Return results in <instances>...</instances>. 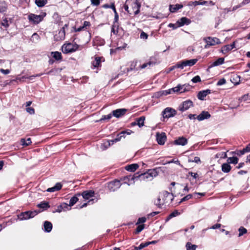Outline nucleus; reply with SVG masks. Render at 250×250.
<instances>
[{"label": "nucleus", "instance_id": "nucleus-1", "mask_svg": "<svg viewBox=\"0 0 250 250\" xmlns=\"http://www.w3.org/2000/svg\"><path fill=\"white\" fill-rule=\"evenodd\" d=\"M129 6V14L137 15L140 11V4L137 0H127Z\"/></svg>", "mask_w": 250, "mask_h": 250}, {"label": "nucleus", "instance_id": "nucleus-2", "mask_svg": "<svg viewBox=\"0 0 250 250\" xmlns=\"http://www.w3.org/2000/svg\"><path fill=\"white\" fill-rule=\"evenodd\" d=\"M79 47L80 46L75 43H68L62 45V50L63 53L67 54L76 51L79 49Z\"/></svg>", "mask_w": 250, "mask_h": 250}, {"label": "nucleus", "instance_id": "nucleus-3", "mask_svg": "<svg viewBox=\"0 0 250 250\" xmlns=\"http://www.w3.org/2000/svg\"><path fill=\"white\" fill-rule=\"evenodd\" d=\"M198 61L197 59L191 60H185L182 61L178 62L174 67H177L181 69H183L186 66H192L194 65Z\"/></svg>", "mask_w": 250, "mask_h": 250}, {"label": "nucleus", "instance_id": "nucleus-4", "mask_svg": "<svg viewBox=\"0 0 250 250\" xmlns=\"http://www.w3.org/2000/svg\"><path fill=\"white\" fill-rule=\"evenodd\" d=\"M38 214L36 211H27L21 213L19 215V218L20 220H27L30 218H33Z\"/></svg>", "mask_w": 250, "mask_h": 250}, {"label": "nucleus", "instance_id": "nucleus-5", "mask_svg": "<svg viewBox=\"0 0 250 250\" xmlns=\"http://www.w3.org/2000/svg\"><path fill=\"white\" fill-rule=\"evenodd\" d=\"M206 42V44L205 46L206 48H208L210 46H213L216 44H218L221 43L220 40L215 37H208L204 39Z\"/></svg>", "mask_w": 250, "mask_h": 250}, {"label": "nucleus", "instance_id": "nucleus-6", "mask_svg": "<svg viewBox=\"0 0 250 250\" xmlns=\"http://www.w3.org/2000/svg\"><path fill=\"white\" fill-rule=\"evenodd\" d=\"M176 114V110L171 107H167L162 112V115L164 118H169L173 117Z\"/></svg>", "mask_w": 250, "mask_h": 250}, {"label": "nucleus", "instance_id": "nucleus-7", "mask_svg": "<svg viewBox=\"0 0 250 250\" xmlns=\"http://www.w3.org/2000/svg\"><path fill=\"white\" fill-rule=\"evenodd\" d=\"M121 183L119 180H115L107 184L108 189L110 191H114L121 187Z\"/></svg>", "mask_w": 250, "mask_h": 250}, {"label": "nucleus", "instance_id": "nucleus-8", "mask_svg": "<svg viewBox=\"0 0 250 250\" xmlns=\"http://www.w3.org/2000/svg\"><path fill=\"white\" fill-rule=\"evenodd\" d=\"M125 131L121 132L118 135L117 138L112 140L107 141L104 144V145L106 146V147H108L111 145H113L114 143L120 141L122 137H125L124 135L125 134Z\"/></svg>", "mask_w": 250, "mask_h": 250}, {"label": "nucleus", "instance_id": "nucleus-9", "mask_svg": "<svg viewBox=\"0 0 250 250\" xmlns=\"http://www.w3.org/2000/svg\"><path fill=\"white\" fill-rule=\"evenodd\" d=\"M193 105V103L190 100H187L184 102L179 106V110L182 112L186 111Z\"/></svg>", "mask_w": 250, "mask_h": 250}, {"label": "nucleus", "instance_id": "nucleus-10", "mask_svg": "<svg viewBox=\"0 0 250 250\" xmlns=\"http://www.w3.org/2000/svg\"><path fill=\"white\" fill-rule=\"evenodd\" d=\"M28 19L30 21L32 22L33 23L38 24L42 21V17L41 15L31 14L28 16Z\"/></svg>", "mask_w": 250, "mask_h": 250}, {"label": "nucleus", "instance_id": "nucleus-11", "mask_svg": "<svg viewBox=\"0 0 250 250\" xmlns=\"http://www.w3.org/2000/svg\"><path fill=\"white\" fill-rule=\"evenodd\" d=\"M156 139L159 145H164L167 139V136L166 135V134L164 132H162L161 133H157Z\"/></svg>", "mask_w": 250, "mask_h": 250}, {"label": "nucleus", "instance_id": "nucleus-12", "mask_svg": "<svg viewBox=\"0 0 250 250\" xmlns=\"http://www.w3.org/2000/svg\"><path fill=\"white\" fill-rule=\"evenodd\" d=\"M161 195L163 196L164 198L163 199L165 203L171 202L173 200V194L167 191L163 192Z\"/></svg>", "mask_w": 250, "mask_h": 250}, {"label": "nucleus", "instance_id": "nucleus-13", "mask_svg": "<svg viewBox=\"0 0 250 250\" xmlns=\"http://www.w3.org/2000/svg\"><path fill=\"white\" fill-rule=\"evenodd\" d=\"M68 24H65L63 27L60 30L58 33V36L57 37V40H63L65 38V28H67Z\"/></svg>", "mask_w": 250, "mask_h": 250}, {"label": "nucleus", "instance_id": "nucleus-14", "mask_svg": "<svg viewBox=\"0 0 250 250\" xmlns=\"http://www.w3.org/2000/svg\"><path fill=\"white\" fill-rule=\"evenodd\" d=\"M188 143V140L184 137H180L174 140V144L176 145L185 146Z\"/></svg>", "mask_w": 250, "mask_h": 250}, {"label": "nucleus", "instance_id": "nucleus-15", "mask_svg": "<svg viewBox=\"0 0 250 250\" xmlns=\"http://www.w3.org/2000/svg\"><path fill=\"white\" fill-rule=\"evenodd\" d=\"M191 21L189 19L186 17H183L177 21V24H178V27H181L184 25H188L190 23Z\"/></svg>", "mask_w": 250, "mask_h": 250}, {"label": "nucleus", "instance_id": "nucleus-16", "mask_svg": "<svg viewBox=\"0 0 250 250\" xmlns=\"http://www.w3.org/2000/svg\"><path fill=\"white\" fill-rule=\"evenodd\" d=\"M210 117V115L207 111H202L201 113H200L198 116L196 117L197 119L199 121H203L205 119H207L209 118Z\"/></svg>", "mask_w": 250, "mask_h": 250}, {"label": "nucleus", "instance_id": "nucleus-17", "mask_svg": "<svg viewBox=\"0 0 250 250\" xmlns=\"http://www.w3.org/2000/svg\"><path fill=\"white\" fill-rule=\"evenodd\" d=\"M211 93L210 89H206L205 90L200 91L198 95V98L201 100H204L205 98L209 94Z\"/></svg>", "mask_w": 250, "mask_h": 250}, {"label": "nucleus", "instance_id": "nucleus-18", "mask_svg": "<svg viewBox=\"0 0 250 250\" xmlns=\"http://www.w3.org/2000/svg\"><path fill=\"white\" fill-rule=\"evenodd\" d=\"M94 192L92 190H86L84 191L82 193V195L83 198L85 200H88L90 198L94 197Z\"/></svg>", "mask_w": 250, "mask_h": 250}, {"label": "nucleus", "instance_id": "nucleus-19", "mask_svg": "<svg viewBox=\"0 0 250 250\" xmlns=\"http://www.w3.org/2000/svg\"><path fill=\"white\" fill-rule=\"evenodd\" d=\"M126 111L125 109H118L113 111V115L117 118H119L124 115Z\"/></svg>", "mask_w": 250, "mask_h": 250}, {"label": "nucleus", "instance_id": "nucleus-20", "mask_svg": "<svg viewBox=\"0 0 250 250\" xmlns=\"http://www.w3.org/2000/svg\"><path fill=\"white\" fill-rule=\"evenodd\" d=\"M139 167V165L137 164H132L125 166V169L127 171L130 172H134Z\"/></svg>", "mask_w": 250, "mask_h": 250}, {"label": "nucleus", "instance_id": "nucleus-21", "mask_svg": "<svg viewBox=\"0 0 250 250\" xmlns=\"http://www.w3.org/2000/svg\"><path fill=\"white\" fill-rule=\"evenodd\" d=\"M41 75H42V74H37L36 75H32V76H31L29 77L23 76L22 77H17L16 80H13L10 81V82L9 83H7L6 84H10L13 81H16L17 80H19V81H22V80L24 79H29L30 80H32L33 78L35 77H40Z\"/></svg>", "mask_w": 250, "mask_h": 250}, {"label": "nucleus", "instance_id": "nucleus-22", "mask_svg": "<svg viewBox=\"0 0 250 250\" xmlns=\"http://www.w3.org/2000/svg\"><path fill=\"white\" fill-rule=\"evenodd\" d=\"M62 185L60 183H57L54 187L48 188L46 191L47 192H53L56 191H58L61 189Z\"/></svg>", "mask_w": 250, "mask_h": 250}, {"label": "nucleus", "instance_id": "nucleus-23", "mask_svg": "<svg viewBox=\"0 0 250 250\" xmlns=\"http://www.w3.org/2000/svg\"><path fill=\"white\" fill-rule=\"evenodd\" d=\"M157 175L158 172L156 169L148 170V171L146 173V175H149L150 180H152L153 177H156Z\"/></svg>", "mask_w": 250, "mask_h": 250}, {"label": "nucleus", "instance_id": "nucleus-24", "mask_svg": "<svg viewBox=\"0 0 250 250\" xmlns=\"http://www.w3.org/2000/svg\"><path fill=\"white\" fill-rule=\"evenodd\" d=\"M157 175L158 172L156 169L148 170V171L146 173V175H149L150 180H152L153 177H156Z\"/></svg>", "mask_w": 250, "mask_h": 250}, {"label": "nucleus", "instance_id": "nucleus-25", "mask_svg": "<svg viewBox=\"0 0 250 250\" xmlns=\"http://www.w3.org/2000/svg\"><path fill=\"white\" fill-rule=\"evenodd\" d=\"M43 226L44 230L46 232H49L52 229V225L50 222L45 221Z\"/></svg>", "mask_w": 250, "mask_h": 250}, {"label": "nucleus", "instance_id": "nucleus-26", "mask_svg": "<svg viewBox=\"0 0 250 250\" xmlns=\"http://www.w3.org/2000/svg\"><path fill=\"white\" fill-rule=\"evenodd\" d=\"M183 7V5L181 4H176V5H170L169 6V10L171 12L174 13L177 10L181 9Z\"/></svg>", "mask_w": 250, "mask_h": 250}, {"label": "nucleus", "instance_id": "nucleus-27", "mask_svg": "<svg viewBox=\"0 0 250 250\" xmlns=\"http://www.w3.org/2000/svg\"><path fill=\"white\" fill-rule=\"evenodd\" d=\"M231 167L229 163H224L222 165V170L225 173L230 171Z\"/></svg>", "mask_w": 250, "mask_h": 250}, {"label": "nucleus", "instance_id": "nucleus-28", "mask_svg": "<svg viewBox=\"0 0 250 250\" xmlns=\"http://www.w3.org/2000/svg\"><path fill=\"white\" fill-rule=\"evenodd\" d=\"M47 2V0H35V4L39 7L44 6Z\"/></svg>", "mask_w": 250, "mask_h": 250}, {"label": "nucleus", "instance_id": "nucleus-29", "mask_svg": "<svg viewBox=\"0 0 250 250\" xmlns=\"http://www.w3.org/2000/svg\"><path fill=\"white\" fill-rule=\"evenodd\" d=\"M145 120V117L142 116L136 120L137 125L140 127H141L144 125V121Z\"/></svg>", "mask_w": 250, "mask_h": 250}, {"label": "nucleus", "instance_id": "nucleus-30", "mask_svg": "<svg viewBox=\"0 0 250 250\" xmlns=\"http://www.w3.org/2000/svg\"><path fill=\"white\" fill-rule=\"evenodd\" d=\"M224 62V59L223 58H219L216 61L214 62L211 64V66H215L223 64Z\"/></svg>", "mask_w": 250, "mask_h": 250}, {"label": "nucleus", "instance_id": "nucleus-31", "mask_svg": "<svg viewBox=\"0 0 250 250\" xmlns=\"http://www.w3.org/2000/svg\"><path fill=\"white\" fill-rule=\"evenodd\" d=\"M21 142L22 146H29L32 143L31 139L30 138H28L27 139L22 138L21 139Z\"/></svg>", "mask_w": 250, "mask_h": 250}, {"label": "nucleus", "instance_id": "nucleus-32", "mask_svg": "<svg viewBox=\"0 0 250 250\" xmlns=\"http://www.w3.org/2000/svg\"><path fill=\"white\" fill-rule=\"evenodd\" d=\"M51 54L52 57L56 60H60L62 59V54L60 52L58 51L52 52Z\"/></svg>", "mask_w": 250, "mask_h": 250}, {"label": "nucleus", "instance_id": "nucleus-33", "mask_svg": "<svg viewBox=\"0 0 250 250\" xmlns=\"http://www.w3.org/2000/svg\"><path fill=\"white\" fill-rule=\"evenodd\" d=\"M231 50V49H230L229 46V44H228V45L223 46L222 47L221 50L220 51L223 54H226L228 52H229Z\"/></svg>", "mask_w": 250, "mask_h": 250}, {"label": "nucleus", "instance_id": "nucleus-34", "mask_svg": "<svg viewBox=\"0 0 250 250\" xmlns=\"http://www.w3.org/2000/svg\"><path fill=\"white\" fill-rule=\"evenodd\" d=\"M7 8V5L4 1H0V13L4 12Z\"/></svg>", "mask_w": 250, "mask_h": 250}, {"label": "nucleus", "instance_id": "nucleus-35", "mask_svg": "<svg viewBox=\"0 0 250 250\" xmlns=\"http://www.w3.org/2000/svg\"><path fill=\"white\" fill-rule=\"evenodd\" d=\"M101 58L100 57H96L95 60L92 62V65L94 67H98L100 65V64L101 62Z\"/></svg>", "mask_w": 250, "mask_h": 250}, {"label": "nucleus", "instance_id": "nucleus-36", "mask_svg": "<svg viewBox=\"0 0 250 250\" xmlns=\"http://www.w3.org/2000/svg\"><path fill=\"white\" fill-rule=\"evenodd\" d=\"M78 201V198L77 197V196H74L73 197H72L70 201H69V206L72 207L75 204H76L77 201Z\"/></svg>", "mask_w": 250, "mask_h": 250}, {"label": "nucleus", "instance_id": "nucleus-37", "mask_svg": "<svg viewBox=\"0 0 250 250\" xmlns=\"http://www.w3.org/2000/svg\"><path fill=\"white\" fill-rule=\"evenodd\" d=\"M238 159L236 157H229L228 159V163L236 164L238 163Z\"/></svg>", "mask_w": 250, "mask_h": 250}, {"label": "nucleus", "instance_id": "nucleus-38", "mask_svg": "<svg viewBox=\"0 0 250 250\" xmlns=\"http://www.w3.org/2000/svg\"><path fill=\"white\" fill-rule=\"evenodd\" d=\"M186 248L187 250H196L197 246L192 245L191 243L188 242L186 244Z\"/></svg>", "mask_w": 250, "mask_h": 250}, {"label": "nucleus", "instance_id": "nucleus-39", "mask_svg": "<svg viewBox=\"0 0 250 250\" xmlns=\"http://www.w3.org/2000/svg\"><path fill=\"white\" fill-rule=\"evenodd\" d=\"M38 207L42 208H49V205L47 202H42L38 205Z\"/></svg>", "mask_w": 250, "mask_h": 250}, {"label": "nucleus", "instance_id": "nucleus-40", "mask_svg": "<svg viewBox=\"0 0 250 250\" xmlns=\"http://www.w3.org/2000/svg\"><path fill=\"white\" fill-rule=\"evenodd\" d=\"M138 176H136V177H135L134 176H126V177H124V180H125V183H126L127 181H133L134 180V179L136 178H138Z\"/></svg>", "mask_w": 250, "mask_h": 250}, {"label": "nucleus", "instance_id": "nucleus-41", "mask_svg": "<svg viewBox=\"0 0 250 250\" xmlns=\"http://www.w3.org/2000/svg\"><path fill=\"white\" fill-rule=\"evenodd\" d=\"M148 246V243H146V242L144 243H141L138 247H136L135 248V250H141Z\"/></svg>", "mask_w": 250, "mask_h": 250}, {"label": "nucleus", "instance_id": "nucleus-42", "mask_svg": "<svg viewBox=\"0 0 250 250\" xmlns=\"http://www.w3.org/2000/svg\"><path fill=\"white\" fill-rule=\"evenodd\" d=\"M227 157V154L226 152H221L220 153H218L216 154L215 158H226Z\"/></svg>", "mask_w": 250, "mask_h": 250}, {"label": "nucleus", "instance_id": "nucleus-43", "mask_svg": "<svg viewBox=\"0 0 250 250\" xmlns=\"http://www.w3.org/2000/svg\"><path fill=\"white\" fill-rule=\"evenodd\" d=\"M192 197H194L193 194H188L187 196L183 197V198H182L181 201H180L179 203L180 204L183 202L188 200L191 199Z\"/></svg>", "mask_w": 250, "mask_h": 250}, {"label": "nucleus", "instance_id": "nucleus-44", "mask_svg": "<svg viewBox=\"0 0 250 250\" xmlns=\"http://www.w3.org/2000/svg\"><path fill=\"white\" fill-rule=\"evenodd\" d=\"M238 230H239V236H241L243 234L246 233L247 232V229L245 228H244V227H241Z\"/></svg>", "mask_w": 250, "mask_h": 250}, {"label": "nucleus", "instance_id": "nucleus-45", "mask_svg": "<svg viewBox=\"0 0 250 250\" xmlns=\"http://www.w3.org/2000/svg\"><path fill=\"white\" fill-rule=\"evenodd\" d=\"M179 214L180 212H179L178 210H175L169 214L168 219L171 218L172 217H176L179 215Z\"/></svg>", "mask_w": 250, "mask_h": 250}, {"label": "nucleus", "instance_id": "nucleus-46", "mask_svg": "<svg viewBox=\"0 0 250 250\" xmlns=\"http://www.w3.org/2000/svg\"><path fill=\"white\" fill-rule=\"evenodd\" d=\"M153 63L152 62H149L146 63H145L143 64L140 66L139 68L140 69H144L146 67H149Z\"/></svg>", "mask_w": 250, "mask_h": 250}, {"label": "nucleus", "instance_id": "nucleus-47", "mask_svg": "<svg viewBox=\"0 0 250 250\" xmlns=\"http://www.w3.org/2000/svg\"><path fill=\"white\" fill-rule=\"evenodd\" d=\"M190 3H191L194 6H196L197 5H204L206 3V1H202V0H199V1H193V2H190Z\"/></svg>", "mask_w": 250, "mask_h": 250}, {"label": "nucleus", "instance_id": "nucleus-48", "mask_svg": "<svg viewBox=\"0 0 250 250\" xmlns=\"http://www.w3.org/2000/svg\"><path fill=\"white\" fill-rule=\"evenodd\" d=\"M181 89H182V88L181 87V85H178L177 86L171 88V90L172 91V92H180Z\"/></svg>", "mask_w": 250, "mask_h": 250}, {"label": "nucleus", "instance_id": "nucleus-49", "mask_svg": "<svg viewBox=\"0 0 250 250\" xmlns=\"http://www.w3.org/2000/svg\"><path fill=\"white\" fill-rule=\"evenodd\" d=\"M40 37L37 33H34L32 36L31 40L33 42L38 41L39 40Z\"/></svg>", "mask_w": 250, "mask_h": 250}, {"label": "nucleus", "instance_id": "nucleus-50", "mask_svg": "<svg viewBox=\"0 0 250 250\" xmlns=\"http://www.w3.org/2000/svg\"><path fill=\"white\" fill-rule=\"evenodd\" d=\"M144 229V225H139L136 229V233H140Z\"/></svg>", "mask_w": 250, "mask_h": 250}, {"label": "nucleus", "instance_id": "nucleus-51", "mask_svg": "<svg viewBox=\"0 0 250 250\" xmlns=\"http://www.w3.org/2000/svg\"><path fill=\"white\" fill-rule=\"evenodd\" d=\"M164 202H165L164 201L161 202V197L159 196L158 198L157 201L155 202V204L156 206L160 207L161 205H162L164 203Z\"/></svg>", "mask_w": 250, "mask_h": 250}, {"label": "nucleus", "instance_id": "nucleus-52", "mask_svg": "<svg viewBox=\"0 0 250 250\" xmlns=\"http://www.w3.org/2000/svg\"><path fill=\"white\" fill-rule=\"evenodd\" d=\"M192 82L194 83H196L201 82V78L199 76H196L191 80Z\"/></svg>", "mask_w": 250, "mask_h": 250}, {"label": "nucleus", "instance_id": "nucleus-53", "mask_svg": "<svg viewBox=\"0 0 250 250\" xmlns=\"http://www.w3.org/2000/svg\"><path fill=\"white\" fill-rule=\"evenodd\" d=\"M226 83V80L224 78H222V79H220L218 81V82L217 83V85L220 86L223 84H224L225 83Z\"/></svg>", "mask_w": 250, "mask_h": 250}, {"label": "nucleus", "instance_id": "nucleus-54", "mask_svg": "<svg viewBox=\"0 0 250 250\" xmlns=\"http://www.w3.org/2000/svg\"><path fill=\"white\" fill-rule=\"evenodd\" d=\"M137 62L138 61L137 60L133 61L132 62H131L130 64L131 70H133L136 68Z\"/></svg>", "mask_w": 250, "mask_h": 250}, {"label": "nucleus", "instance_id": "nucleus-55", "mask_svg": "<svg viewBox=\"0 0 250 250\" xmlns=\"http://www.w3.org/2000/svg\"><path fill=\"white\" fill-rule=\"evenodd\" d=\"M188 162H195V163H197V164H198V163H200V162H201V161H200V158H199V157L196 156V157H195L194 158V159H193V160H188Z\"/></svg>", "mask_w": 250, "mask_h": 250}, {"label": "nucleus", "instance_id": "nucleus-56", "mask_svg": "<svg viewBox=\"0 0 250 250\" xmlns=\"http://www.w3.org/2000/svg\"><path fill=\"white\" fill-rule=\"evenodd\" d=\"M188 174L192 176L193 178L195 179H197L199 177V175L197 173H194L191 171L189 172Z\"/></svg>", "mask_w": 250, "mask_h": 250}, {"label": "nucleus", "instance_id": "nucleus-57", "mask_svg": "<svg viewBox=\"0 0 250 250\" xmlns=\"http://www.w3.org/2000/svg\"><path fill=\"white\" fill-rule=\"evenodd\" d=\"M146 221V218L145 217L139 218L138 220V221L136 223L137 225L141 224V223H144Z\"/></svg>", "mask_w": 250, "mask_h": 250}, {"label": "nucleus", "instance_id": "nucleus-58", "mask_svg": "<svg viewBox=\"0 0 250 250\" xmlns=\"http://www.w3.org/2000/svg\"><path fill=\"white\" fill-rule=\"evenodd\" d=\"M26 111L30 114H34L35 113V110L32 107H27L26 109Z\"/></svg>", "mask_w": 250, "mask_h": 250}, {"label": "nucleus", "instance_id": "nucleus-59", "mask_svg": "<svg viewBox=\"0 0 250 250\" xmlns=\"http://www.w3.org/2000/svg\"><path fill=\"white\" fill-rule=\"evenodd\" d=\"M125 10L129 14V6L127 3V0L126 1L125 4L124 5Z\"/></svg>", "mask_w": 250, "mask_h": 250}, {"label": "nucleus", "instance_id": "nucleus-60", "mask_svg": "<svg viewBox=\"0 0 250 250\" xmlns=\"http://www.w3.org/2000/svg\"><path fill=\"white\" fill-rule=\"evenodd\" d=\"M140 38L142 39H147V38H148V35H147L146 33L145 32L142 31L141 33V34H140Z\"/></svg>", "mask_w": 250, "mask_h": 250}, {"label": "nucleus", "instance_id": "nucleus-61", "mask_svg": "<svg viewBox=\"0 0 250 250\" xmlns=\"http://www.w3.org/2000/svg\"><path fill=\"white\" fill-rule=\"evenodd\" d=\"M91 4L94 6H98L100 4V0H90Z\"/></svg>", "mask_w": 250, "mask_h": 250}, {"label": "nucleus", "instance_id": "nucleus-62", "mask_svg": "<svg viewBox=\"0 0 250 250\" xmlns=\"http://www.w3.org/2000/svg\"><path fill=\"white\" fill-rule=\"evenodd\" d=\"M181 87H182V89H181V90L180 91V93H183V92H186V91L188 90V89L187 88V87L189 88L188 86L186 85H181Z\"/></svg>", "mask_w": 250, "mask_h": 250}, {"label": "nucleus", "instance_id": "nucleus-63", "mask_svg": "<svg viewBox=\"0 0 250 250\" xmlns=\"http://www.w3.org/2000/svg\"><path fill=\"white\" fill-rule=\"evenodd\" d=\"M111 32L115 35L118 33V28L115 25H112Z\"/></svg>", "mask_w": 250, "mask_h": 250}, {"label": "nucleus", "instance_id": "nucleus-64", "mask_svg": "<svg viewBox=\"0 0 250 250\" xmlns=\"http://www.w3.org/2000/svg\"><path fill=\"white\" fill-rule=\"evenodd\" d=\"M0 72L3 74L7 75L10 73V71L9 69H4L2 68L0 69Z\"/></svg>", "mask_w": 250, "mask_h": 250}]
</instances>
